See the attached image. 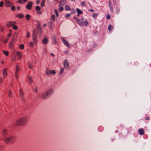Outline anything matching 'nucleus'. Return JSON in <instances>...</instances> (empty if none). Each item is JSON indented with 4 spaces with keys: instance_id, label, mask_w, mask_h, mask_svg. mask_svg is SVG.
<instances>
[{
    "instance_id": "1",
    "label": "nucleus",
    "mask_w": 151,
    "mask_h": 151,
    "mask_svg": "<svg viewBox=\"0 0 151 151\" xmlns=\"http://www.w3.org/2000/svg\"><path fill=\"white\" fill-rule=\"evenodd\" d=\"M28 119V116H24L20 118L16 122V124L17 126H22L24 125Z\"/></svg>"
},
{
    "instance_id": "2",
    "label": "nucleus",
    "mask_w": 151,
    "mask_h": 151,
    "mask_svg": "<svg viewBox=\"0 0 151 151\" xmlns=\"http://www.w3.org/2000/svg\"><path fill=\"white\" fill-rule=\"evenodd\" d=\"M15 139V137L14 136H12L6 137L4 139V141L6 143L10 145L13 143Z\"/></svg>"
},
{
    "instance_id": "3",
    "label": "nucleus",
    "mask_w": 151,
    "mask_h": 151,
    "mask_svg": "<svg viewBox=\"0 0 151 151\" xmlns=\"http://www.w3.org/2000/svg\"><path fill=\"white\" fill-rule=\"evenodd\" d=\"M53 91L52 89H50L47 91L46 93L43 94L41 96V98L43 99H46V98L52 94Z\"/></svg>"
},
{
    "instance_id": "4",
    "label": "nucleus",
    "mask_w": 151,
    "mask_h": 151,
    "mask_svg": "<svg viewBox=\"0 0 151 151\" xmlns=\"http://www.w3.org/2000/svg\"><path fill=\"white\" fill-rule=\"evenodd\" d=\"M32 39L34 44H36L37 42V35L35 29L33 31Z\"/></svg>"
},
{
    "instance_id": "5",
    "label": "nucleus",
    "mask_w": 151,
    "mask_h": 151,
    "mask_svg": "<svg viewBox=\"0 0 151 151\" xmlns=\"http://www.w3.org/2000/svg\"><path fill=\"white\" fill-rule=\"evenodd\" d=\"M19 70L20 68L19 65H16V71L15 73V76L17 79H18L17 74L19 72Z\"/></svg>"
},
{
    "instance_id": "6",
    "label": "nucleus",
    "mask_w": 151,
    "mask_h": 151,
    "mask_svg": "<svg viewBox=\"0 0 151 151\" xmlns=\"http://www.w3.org/2000/svg\"><path fill=\"white\" fill-rule=\"evenodd\" d=\"M33 3L32 1H29L26 6V8L27 9L30 10L32 8V5Z\"/></svg>"
},
{
    "instance_id": "7",
    "label": "nucleus",
    "mask_w": 151,
    "mask_h": 151,
    "mask_svg": "<svg viewBox=\"0 0 151 151\" xmlns=\"http://www.w3.org/2000/svg\"><path fill=\"white\" fill-rule=\"evenodd\" d=\"M62 41L64 44V45L68 47H70V45L68 42L64 38L61 37Z\"/></svg>"
},
{
    "instance_id": "8",
    "label": "nucleus",
    "mask_w": 151,
    "mask_h": 151,
    "mask_svg": "<svg viewBox=\"0 0 151 151\" xmlns=\"http://www.w3.org/2000/svg\"><path fill=\"white\" fill-rule=\"evenodd\" d=\"M7 71V68H5L3 70V75L4 78H6L8 75Z\"/></svg>"
},
{
    "instance_id": "9",
    "label": "nucleus",
    "mask_w": 151,
    "mask_h": 151,
    "mask_svg": "<svg viewBox=\"0 0 151 151\" xmlns=\"http://www.w3.org/2000/svg\"><path fill=\"white\" fill-rule=\"evenodd\" d=\"M75 19L76 23L80 25H82L83 24V22L80 21V19H78L76 17H74Z\"/></svg>"
},
{
    "instance_id": "10",
    "label": "nucleus",
    "mask_w": 151,
    "mask_h": 151,
    "mask_svg": "<svg viewBox=\"0 0 151 151\" xmlns=\"http://www.w3.org/2000/svg\"><path fill=\"white\" fill-rule=\"evenodd\" d=\"M19 94L21 99L23 100L24 99V94L22 88H21L19 90Z\"/></svg>"
},
{
    "instance_id": "11",
    "label": "nucleus",
    "mask_w": 151,
    "mask_h": 151,
    "mask_svg": "<svg viewBox=\"0 0 151 151\" xmlns=\"http://www.w3.org/2000/svg\"><path fill=\"white\" fill-rule=\"evenodd\" d=\"M42 43L44 45L47 44L48 42V38L46 36H45L44 39L42 40Z\"/></svg>"
},
{
    "instance_id": "12",
    "label": "nucleus",
    "mask_w": 151,
    "mask_h": 151,
    "mask_svg": "<svg viewBox=\"0 0 151 151\" xmlns=\"http://www.w3.org/2000/svg\"><path fill=\"white\" fill-rule=\"evenodd\" d=\"M5 4L6 7L10 6L12 5V3L9 1V0H6L5 2Z\"/></svg>"
},
{
    "instance_id": "13",
    "label": "nucleus",
    "mask_w": 151,
    "mask_h": 151,
    "mask_svg": "<svg viewBox=\"0 0 151 151\" xmlns=\"http://www.w3.org/2000/svg\"><path fill=\"white\" fill-rule=\"evenodd\" d=\"M8 134V132L6 129H3L2 132V135L4 136H7Z\"/></svg>"
},
{
    "instance_id": "14",
    "label": "nucleus",
    "mask_w": 151,
    "mask_h": 151,
    "mask_svg": "<svg viewBox=\"0 0 151 151\" xmlns=\"http://www.w3.org/2000/svg\"><path fill=\"white\" fill-rule=\"evenodd\" d=\"M16 24V22L14 21L9 22L7 23V26L11 27L13 26L14 25Z\"/></svg>"
},
{
    "instance_id": "15",
    "label": "nucleus",
    "mask_w": 151,
    "mask_h": 151,
    "mask_svg": "<svg viewBox=\"0 0 151 151\" xmlns=\"http://www.w3.org/2000/svg\"><path fill=\"white\" fill-rule=\"evenodd\" d=\"M63 65L65 68L66 69L69 68V65L67 60H65L63 63Z\"/></svg>"
},
{
    "instance_id": "16",
    "label": "nucleus",
    "mask_w": 151,
    "mask_h": 151,
    "mask_svg": "<svg viewBox=\"0 0 151 151\" xmlns=\"http://www.w3.org/2000/svg\"><path fill=\"white\" fill-rule=\"evenodd\" d=\"M66 2V1L65 0H61L60 2L59 6H64V5L65 4Z\"/></svg>"
},
{
    "instance_id": "17",
    "label": "nucleus",
    "mask_w": 151,
    "mask_h": 151,
    "mask_svg": "<svg viewBox=\"0 0 151 151\" xmlns=\"http://www.w3.org/2000/svg\"><path fill=\"white\" fill-rule=\"evenodd\" d=\"M138 132L140 135H143L144 134V130L142 128L139 129L138 130Z\"/></svg>"
},
{
    "instance_id": "18",
    "label": "nucleus",
    "mask_w": 151,
    "mask_h": 151,
    "mask_svg": "<svg viewBox=\"0 0 151 151\" xmlns=\"http://www.w3.org/2000/svg\"><path fill=\"white\" fill-rule=\"evenodd\" d=\"M16 55L17 56H18L19 57L18 59L19 60H20L21 59L22 57V55L21 52H20L17 51L16 52Z\"/></svg>"
},
{
    "instance_id": "19",
    "label": "nucleus",
    "mask_w": 151,
    "mask_h": 151,
    "mask_svg": "<svg viewBox=\"0 0 151 151\" xmlns=\"http://www.w3.org/2000/svg\"><path fill=\"white\" fill-rule=\"evenodd\" d=\"M28 0H18L17 3L19 4H23L27 2Z\"/></svg>"
},
{
    "instance_id": "20",
    "label": "nucleus",
    "mask_w": 151,
    "mask_h": 151,
    "mask_svg": "<svg viewBox=\"0 0 151 151\" xmlns=\"http://www.w3.org/2000/svg\"><path fill=\"white\" fill-rule=\"evenodd\" d=\"M76 12L78 14H83V12L80 10L78 8H77L76 9Z\"/></svg>"
},
{
    "instance_id": "21",
    "label": "nucleus",
    "mask_w": 151,
    "mask_h": 151,
    "mask_svg": "<svg viewBox=\"0 0 151 151\" xmlns=\"http://www.w3.org/2000/svg\"><path fill=\"white\" fill-rule=\"evenodd\" d=\"M14 43V42L12 41H11V42H10L9 43V47L10 48H11V49L13 47Z\"/></svg>"
},
{
    "instance_id": "22",
    "label": "nucleus",
    "mask_w": 151,
    "mask_h": 151,
    "mask_svg": "<svg viewBox=\"0 0 151 151\" xmlns=\"http://www.w3.org/2000/svg\"><path fill=\"white\" fill-rule=\"evenodd\" d=\"M28 79L29 81V83L31 84L32 83V79L30 76H29L28 77Z\"/></svg>"
},
{
    "instance_id": "23",
    "label": "nucleus",
    "mask_w": 151,
    "mask_h": 151,
    "mask_svg": "<svg viewBox=\"0 0 151 151\" xmlns=\"http://www.w3.org/2000/svg\"><path fill=\"white\" fill-rule=\"evenodd\" d=\"M83 23L84 25L86 27H87L88 25V20L87 19H86L83 22Z\"/></svg>"
},
{
    "instance_id": "24",
    "label": "nucleus",
    "mask_w": 151,
    "mask_h": 151,
    "mask_svg": "<svg viewBox=\"0 0 151 151\" xmlns=\"http://www.w3.org/2000/svg\"><path fill=\"white\" fill-rule=\"evenodd\" d=\"M114 28V27L112 25H109V26L108 28L110 32H111V30L113 29Z\"/></svg>"
},
{
    "instance_id": "25",
    "label": "nucleus",
    "mask_w": 151,
    "mask_h": 151,
    "mask_svg": "<svg viewBox=\"0 0 151 151\" xmlns=\"http://www.w3.org/2000/svg\"><path fill=\"white\" fill-rule=\"evenodd\" d=\"M17 16L19 17L20 18L22 19L24 17V15L23 14L20 13L17 14Z\"/></svg>"
},
{
    "instance_id": "26",
    "label": "nucleus",
    "mask_w": 151,
    "mask_h": 151,
    "mask_svg": "<svg viewBox=\"0 0 151 151\" xmlns=\"http://www.w3.org/2000/svg\"><path fill=\"white\" fill-rule=\"evenodd\" d=\"M65 10L68 11L70 10L71 9L70 7L68 5L65 6Z\"/></svg>"
},
{
    "instance_id": "27",
    "label": "nucleus",
    "mask_w": 151,
    "mask_h": 151,
    "mask_svg": "<svg viewBox=\"0 0 151 151\" xmlns=\"http://www.w3.org/2000/svg\"><path fill=\"white\" fill-rule=\"evenodd\" d=\"M103 127L101 126H99L98 127V130L100 132H102L103 130Z\"/></svg>"
},
{
    "instance_id": "28",
    "label": "nucleus",
    "mask_w": 151,
    "mask_h": 151,
    "mask_svg": "<svg viewBox=\"0 0 151 151\" xmlns=\"http://www.w3.org/2000/svg\"><path fill=\"white\" fill-rule=\"evenodd\" d=\"M55 15L54 14H52V16L51 17V20L53 21H55Z\"/></svg>"
},
{
    "instance_id": "29",
    "label": "nucleus",
    "mask_w": 151,
    "mask_h": 151,
    "mask_svg": "<svg viewBox=\"0 0 151 151\" xmlns=\"http://www.w3.org/2000/svg\"><path fill=\"white\" fill-rule=\"evenodd\" d=\"M25 17L28 20H29L30 19V18L31 17V16L29 14H27L26 15Z\"/></svg>"
},
{
    "instance_id": "30",
    "label": "nucleus",
    "mask_w": 151,
    "mask_h": 151,
    "mask_svg": "<svg viewBox=\"0 0 151 151\" xmlns=\"http://www.w3.org/2000/svg\"><path fill=\"white\" fill-rule=\"evenodd\" d=\"M16 36H15V35H13L12 39L11 40L12 41L14 42L15 41L16 39Z\"/></svg>"
},
{
    "instance_id": "31",
    "label": "nucleus",
    "mask_w": 151,
    "mask_h": 151,
    "mask_svg": "<svg viewBox=\"0 0 151 151\" xmlns=\"http://www.w3.org/2000/svg\"><path fill=\"white\" fill-rule=\"evenodd\" d=\"M98 14L96 13L94 14L93 15V17L95 19H96V17L98 16Z\"/></svg>"
},
{
    "instance_id": "32",
    "label": "nucleus",
    "mask_w": 151,
    "mask_h": 151,
    "mask_svg": "<svg viewBox=\"0 0 151 151\" xmlns=\"http://www.w3.org/2000/svg\"><path fill=\"white\" fill-rule=\"evenodd\" d=\"M109 7L110 10L111 12V13H113V10L112 5H110V6H109Z\"/></svg>"
},
{
    "instance_id": "33",
    "label": "nucleus",
    "mask_w": 151,
    "mask_h": 151,
    "mask_svg": "<svg viewBox=\"0 0 151 151\" xmlns=\"http://www.w3.org/2000/svg\"><path fill=\"white\" fill-rule=\"evenodd\" d=\"M41 9V8L39 6H37L35 7V9L37 11L40 10Z\"/></svg>"
},
{
    "instance_id": "34",
    "label": "nucleus",
    "mask_w": 151,
    "mask_h": 151,
    "mask_svg": "<svg viewBox=\"0 0 151 151\" xmlns=\"http://www.w3.org/2000/svg\"><path fill=\"white\" fill-rule=\"evenodd\" d=\"M3 53L6 56H8L9 54V53L8 51H6L5 50L3 51Z\"/></svg>"
},
{
    "instance_id": "35",
    "label": "nucleus",
    "mask_w": 151,
    "mask_h": 151,
    "mask_svg": "<svg viewBox=\"0 0 151 151\" xmlns=\"http://www.w3.org/2000/svg\"><path fill=\"white\" fill-rule=\"evenodd\" d=\"M42 1L41 6L43 7L45 6V0H42Z\"/></svg>"
},
{
    "instance_id": "36",
    "label": "nucleus",
    "mask_w": 151,
    "mask_h": 151,
    "mask_svg": "<svg viewBox=\"0 0 151 151\" xmlns=\"http://www.w3.org/2000/svg\"><path fill=\"white\" fill-rule=\"evenodd\" d=\"M50 74H51V70H47L46 71V74L47 75H49Z\"/></svg>"
},
{
    "instance_id": "37",
    "label": "nucleus",
    "mask_w": 151,
    "mask_h": 151,
    "mask_svg": "<svg viewBox=\"0 0 151 151\" xmlns=\"http://www.w3.org/2000/svg\"><path fill=\"white\" fill-rule=\"evenodd\" d=\"M59 6V11H60V12H61L64 9H63V6Z\"/></svg>"
},
{
    "instance_id": "38",
    "label": "nucleus",
    "mask_w": 151,
    "mask_h": 151,
    "mask_svg": "<svg viewBox=\"0 0 151 151\" xmlns=\"http://www.w3.org/2000/svg\"><path fill=\"white\" fill-rule=\"evenodd\" d=\"M19 48L21 49H23L24 48V45L22 44L20 45H19Z\"/></svg>"
},
{
    "instance_id": "39",
    "label": "nucleus",
    "mask_w": 151,
    "mask_h": 151,
    "mask_svg": "<svg viewBox=\"0 0 151 151\" xmlns=\"http://www.w3.org/2000/svg\"><path fill=\"white\" fill-rule=\"evenodd\" d=\"M54 12H55V13L56 14V15L57 17H58V12L57 10L56 9H54Z\"/></svg>"
},
{
    "instance_id": "40",
    "label": "nucleus",
    "mask_w": 151,
    "mask_h": 151,
    "mask_svg": "<svg viewBox=\"0 0 151 151\" xmlns=\"http://www.w3.org/2000/svg\"><path fill=\"white\" fill-rule=\"evenodd\" d=\"M64 71V69L63 68H61L60 69V74L61 75L63 73Z\"/></svg>"
},
{
    "instance_id": "41",
    "label": "nucleus",
    "mask_w": 151,
    "mask_h": 151,
    "mask_svg": "<svg viewBox=\"0 0 151 151\" xmlns=\"http://www.w3.org/2000/svg\"><path fill=\"white\" fill-rule=\"evenodd\" d=\"M37 29L38 30L40 29L41 30V27H40V24L39 23H38L37 24Z\"/></svg>"
},
{
    "instance_id": "42",
    "label": "nucleus",
    "mask_w": 151,
    "mask_h": 151,
    "mask_svg": "<svg viewBox=\"0 0 151 151\" xmlns=\"http://www.w3.org/2000/svg\"><path fill=\"white\" fill-rule=\"evenodd\" d=\"M4 27H0V31L2 32L4 31Z\"/></svg>"
},
{
    "instance_id": "43",
    "label": "nucleus",
    "mask_w": 151,
    "mask_h": 151,
    "mask_svg": "<svg viewBox=\"0 0 151 151\" xmlns=\"http://www.w3.org/2000/svg\"><path fill=\"white\" fill-rule=\"evenodd\" d=\"M29 68L31 69H32L33 68L32 65L30 63H29Z\"/></svg>"
},
{
    "instance_id": "44",
    "label": "nucleus",
    "mask_w": 151,
    "mask_h": 151,
    "mask_svg": "<svg viewBox=\"0 0 151 151\" xmlns=\"http://www.w3.org/2000/svg\"><path fill=\"white\" fill-rule=\"evenodd\" d=\"M18 27L17 25H13V28L15 30H16L17 29Z\"/></svg>"
},
{
    "instance_id": "45",
    "label": "nucleus",
    "mask_w": 151,
    "mask_h": 151,
    "mask_svg": "<svg viewBox=\"0 0 151 151\" xmlns=\"http://www.w3.org/2000/svg\"><path fill=\"white\" fill-rule=\"evenodd\" d=\"M56 72L54 70H51V74H54L56 73Z\"/></svg>"
},
{
    "instance_id": "46",
    "label": "nucleus",
    "mask_w": 151,
    "mask_h": 151,
    "mask_svg": "<svg viewBox=\"0 0 151 151\" xmlns=\"http://www.w3.org/2000/svg\"><path fill=\"white\" fill-rule=\"evenodd\" d=\"M70 14H68L65 15V18H67L68 17H70Z\"/></svg>"
},
{
    "instance_id": "47",
    "label": "nucleus",
    "mask_w": 151,
    "mask_h": 151,
    "mask_svg": "<svg viewBox=\"0 0 151 151\" xmlns=\"http://www.w3.org/2000/svg\"><path fill=\"white\" fill-rule=\"evenodd\" d=\"M11 9L13 11H15V7L14 6H12L11 7Z\"/></svg>"
},
{
    "instance_id": "48",
    "label": "nucleus",
    "mask_w": 151,
    "mask_h": 151,
    "mask_svg": "<svg viewBox=\"0 0 151 151\" xmlns=\"http://www.w3.org/2000/svg\"><path fill=\"white\" fill-rule=\"evenodd\" d=\"M8 95L9 97H11L12 96L11 92L10 91H9L8 92Z\"/></svg>"
},
{
    "instance_id": "49",
    "label": "nucleus",
    "mask_w": 151,
    "mask_h": 151,
    "mask_svg": "<svg viewBox=\"0 0 151 151\" xmlns=\"http://www.w3.org/2000/svg\"><path fill=\"white\" fill-rule=\"evenodd\" d=\"M4 147V146L0 145V151H1L3 149Z\"/></svg>"
},
{
    "instance_id": "50",
    "label": "nucleus",
    "mask_w": 151,
    "mask_h": 151,
    "mask_svg": "<svg viewBox=\"0 0 151 151\" xmlns=\"http://www.w3.org/2000/svg\"><path fill=\"white\" fill-rule=\"evenodd\" d=\"M26 36H27V38H29V37H30V33L29 32H28L27 33Z\"/></svg>"
},
{
    "instance_id": "51",
    "label": "nucleus",
    "mask_w": 151,
    "mask_h": 151,
    "mask_svg": "<svg viewBox=\"0 0 151 151\" xmlns=\"http://www.w3.org/2000/svg\"><path fill=\"white\" fill-rule=\"evenodd\" d=\"M29 45L30 47H32L33 46V43L32 42H30L29 44Z\"/></svg>"
},
{
    "instance_id": "52",
    "label": "nucleus",
    "mask_w": 151,
    "mask_h": 151,
    "mask_svg": "<svg viewBox=\"0 0 151 151\" xmlns=\"http://www.w3.org/2000/svg\"><path fill=\"white\" fill-rule=\"evenodd\" d=\"M4 4V2L1 1L0 2V7H2L3 6Z\"/></svg>"
},
{
    "instance_id": "53",
    "label": "nucleus",
    "mask_w": 151,
    "mask_h": 151,
    "mask_svg": "<svg viewBox=\"0 0 151 151\" xmlns=\"http://www.w3.org/2000/svg\"><path fill=\"white\" fill-rule=\"evenodd\" d=\"M33 91L35 92H37V87H35L33 89Z\"/></svg>"
},
{
    "instance_id": "54",
    "label": "nucleus",
    "mask_w": 151,
    "mask_h": 151,
    "mask_svg": "<svg viewBox=\"0 0 151 151\" xmlns=\"http://www.w3.org/2000/svg\"><path fill=\"white\" fill-rule=\"evenodd\" d=\"M75 10L74 9L72 10V12H71L70 14H75Z\"/></svg>"
},
{
    "instance_id": "55",
    "label": "nucleus",
    "mask_w": 151,
    "mask_h": 151,
    "mask_svg": "<svg viewBox=\"0 0 151 151\" xmlns=\"http://www.w3.org/2000/svg\"><path fill=\"white\" fill-rule=\"evenodd\" d=\"M106 18L107 19H110V16L109 15H107V16H106Z\"/></svg>"
},
{
    "instance_id": "56",
    "label": "nucleus",
    "mask_w": 151,
    "mask_h": 151,
    "mask_svg": "<svg viewBox=\"0 0 151 151\" xmlns=\"http://www.w3.org/2000/svg\"><path fill=\"white\" fill-rule=\"evenodd\" d=\"M57 40L55 38H54V42L55 43H57Z\"/></svg>"
},
{
    "instance_id": "57",
    "label": "nucleus",
    "mask_w": 151,
    "mask_h": 151,
    "mask_svg": "<svg viewBox=\"0 0 151 151\" xmlns=\"http://www.w3.org/2000/svg\"><path fill=\"white\" fill-rule=\"evenodd\" d=\"M12 35V33H9L7 35L8 37H9Z\"/></svg>"
},
{
    "instance_id": "58",
    "label": "nucleus",
    "mask_w": 151,
    "mask_h": 151,
    "mask_svg": "<svg viewBox=\"0 0 151 151\" xmlns=\"http://www.w3.org/2000/svg\"><path fill=\"white\" fill-rule=\"evenodd\" d=\"M109 6H110V5H112V3H111V0H110L109 1Z\"/></svg>"
},
{
    "instance_id": "59",
    "label": "nucleus",
    "mask_w": 151,
    "mask_h": 151,
    "mask_svg": "<svg viewBox=\"0 0 151 151\" xmlns=\"http://www.w3.org/2000/svg\"><path fill=\"white\" fill-rule=\"evenodd\" d=\"M85 2H84V1H83V2H82L81 3V5L82 6H84L85 5Z\"/></svg>"
},
{
    "instance_id": "60",
    "label": "nucleus",
    "mask_w": 151,
    "mask_h": 151,
    "mask_svg": "<svg viewBox=\"0 0 151 151\" xmlns=\"http://www.w3.org/2000/svg\"><path fill=\"white\" fill-rule=\"evenodd\" d=\"M37 14H42V12L40 11H38L37 12Z\"/></svg>"
},
{
    "instance_id": "61",
    "label": "nucleus",
    "mask_w": 151,
    "mask_h": 151,
    "mask_svg": "<svg viewBox=\"0 0 151 151\" xmlns=\"http://www.w3.org/2000/svg\"><path fill=\"white\" fill-rule=\"evenodd\" d=\"M89 11L90 12H94V10L93 9H89Z\"/></svg>"
},
{
    "instance_id": "62",
    "label": "nucleus",
    "mask_w": 151,
    "mask_h": 151,
    "mask_svg": "<svg viewBox=\"0 0 151 151\" xmlns=\"http://www.w3.org/2000/svg\"><path fill=\"white\" fill-rule=\"evenodd\" d=\"M120 11V9H117L116 10V12L117 14H118Z\"/></svg>"
},
{
    "instance_id": "63",
    "label": "nucleus",
    "mask_w": 151,
    "mask_h": 151,
    "mask_svg": "<svg viewBox=\"0 0 151 151\" xmlns=\"http://www.w3.org/2000/svg\"><path fill=\"white\" fill-rule=\"evenodd\" d=\"M3 81L2 78L0 76V83H2Z\"/></svg>"
},
{
    "instance_id": "64",
    "label": "nucleus",
    "mask_w": 151,
    "mask_h": 151,
    "mask_svg": "<svg viewBox=\"0 0 151 151\" xmlns=\"http://www.w3.org/2000/svg\"><path fill=\"white\" fill-rule=\"evenodd\" d=\"M150 119V118L149 117H147L145 119L146 120H149Z\"/></svg>"
}]
</instances>
